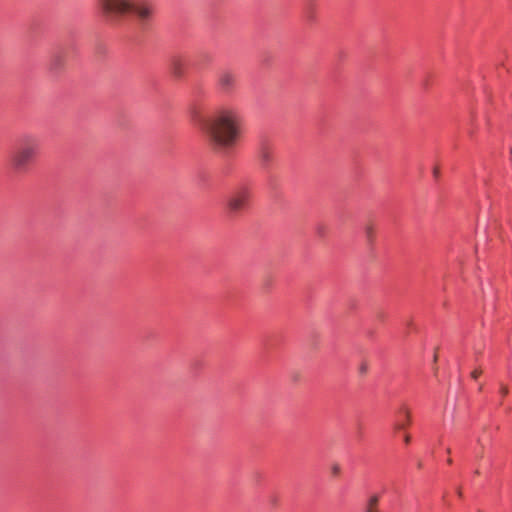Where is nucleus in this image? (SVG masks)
<instances>
[{
	"label": "nucleus",
	"mask_w": 512,
	"mask_h": 512,
	"mask_svg": "<svg viewBox=\"0 0 512 512\" xmlns=\"http://www.w3.org/2000/svg\"><path fill=\"white\" fill-rule=\"evenodd\" d=\"M201 131L216 148L233 147L241 134V117L229 106H220L199 121Z\"/></svg>",
	"instance_id": "nucleus-1"
},
{
	"label": "nucleus",
	"mask_w": 512,
	"mask_h": 512,
	"mask_svg": "<svg viewBox=\"0 0 512 512\" xmlns=\"http://www.w3.org/2000/svg\"><path fill=\"white\" fill-rule=\"evenodd\" d=\"M102 12L108 17L134 13L141 24L147 23L153 16V5L144 0H99Z\"/></svg>",
	"instance_id": "nucleus-2"
},
{
	"label": "nucleus",
	"mask_w": 512,
	"mask_h": 512,
	"mask_svg": "<svg viewBox=\"0 0 512 512\" xmlns=\"http://www.w3.org/2000/svg\"><path fill=\"white\" fill-rule=\"evenodd\" d=\"M40 143L32 134L22 135L10 155V166L16 174H26L38 157Z\"/></svg>",
	"instance_id": "nucleus-3"
},
{
	"label": "nucleus",
	"mask_w": 512,
	"mask_h": 512,
	"mask_svg": "<svg viewBox=\"0 0 512 512\" xmlns=\"http://www.w3.org/2000/svg\"><path fill=\"white\" fill-rule=\"evenodd\" d=\"M251 193L247 187L236 189L227 200V207L231 213H238L244 210L249 202Z\"/></svg>",
	"instance_id": "nucleus-4"
},
{
	"label": "nucleus",
	"mask_w": 512,
	"mask_h": 512,
	"mask_svg": "<svg viewBox=\"0 0 512 512\" xmlns=\"http://www.w3.org/2000/svg\"><path fill=\"white\" fill-rule=\"evenodd\" d=\"M236 75L228 70H223L218 75V86L225 94H230L236 87Z\"/></svg>",
	"instance_id": "nucleus-5"
},
{
	"label": "nucleus",
	"mask_w": 512,
	"mask_h": 512,
	"mask_svg": "<svg viewBox=\"0 0 512 512\" xmlns=\"http://www.w3.org/2000/svg\"><path fill=\"white\" fill-rule=\"evenodd\" d=\"M186 60L184 57L174 55L170 59V70L174 77L181 78L185 73Z\"/></svg>",
	"instance_id": "nucleus-6"
},
{
	"label": "nucleus",
	"mask_w": 512,
	"mask_h": 512,
	"mask_svg": "<svg viewBox=\"0 0 512 512\" xmlns=\"http://www.w3.org/2000/svg\"><path fill=\"white\" fill-rule=\"evenodd\" d=\"M259 160L263 167H268V165L273 160V151L268 145H263L259 150Z\"/></svg>",
	"instance_id": "nucleus-7"
},
{
	"label": "nucleus",
	"mask_w": 512,
	"mask_h": 512,
	"mask_svg": "<svg viewBox=\"0 0 512 512\" xmlns=\"http://www.w3.org/2000/svg\"><path fill=\"white\" fill-rule=\"evenodd\" d=\"M380 496L372 494L364 504L363 512H381L379 508Z\"/></svg>",
	"instance_id": "nucleus-8"
},
{
	"label": "nucleus",
	"mask_w": 512,
	"mask_h": 512,
	"mask_svg": "<svg viewBox=\"0 0 512 512\" xmlns=\"http://www.w3.org/2000/svg\"><path fill=\"white\" fill-rule=\"evenodd\" d=\"M65 64V57L60 53H55L52 55L49 68L51 71L58 72L63 69Z\"/></svg>",
	"instance_id": "nucleus-9"
},
{
	"label": "nucleus",
	"mask_w": 512,
	"mask_h": 512,
	"mask_svg": "<svg viewBox=\"0 0 512 512\" xmlns=\"http://www.w3.org/2000/svg\"><path fill=\"white\" fill-rule=\"evenodd\" d=\"M405 421H402V422H398L395 424V429L396 430H403L406 428L407 425H409L410 423V414L408 412H406L405 414Z\"/></svg>",
	"instance_id": "nucleus-10"
},
{
	"label": "nucleus",
	"mask_w": 512,
	"mask_h": 512,
	"mask_svg": "<svg viewBox=\"0 0 512 512\" xmlns=\"http://www.w3.org/2000/svg\"><path fill=\"white\" fill-rule=\"evenodd\" d=\"M365 233H366V237L368 239L369 242H372L373 241V238H374V231H373V227L372 226H367L366 229H365Z\"/></svg>",
	"instance_id": "nucleus-11"
},
{
	"label": "nucleus",
	"mask_w": 512,
	"mask_h": 512,
	"mask_svg": "<svg viewBox=\"0 0 512 512\" xmlns=\"http://www.w3.org/2000/svg\"><path fill=\"white\" fill-rule=\"evenodd\" d=\"M368 363L367 362H362L359 366V373L361 375H365L367 372H368Z\"/></svg>",
	"instance_id": "nucleus-12"
},
{
	"label": "nucleus",
	"mask_w": 512,
	"mask_h": 512,
	"mask_svg": "<svg viewBox=\"0 0 512 512\" xmlns=\"http://www.w3.org/2000/svg\"><path fill=\"white\" fill-rule=\"evenodd\" d=\"M331 472L334 476H337L340 474L341 472V468H340V465L339 464H333V466L331 467Z\"/></svg>",
	"instance_id": "nucleus-13"
},
{
	"label": "nucleus",
	"mask_w": 512,
	"mask_h": 512,
	"mask_svg": "<svg viewBox=\"0 0 512 512\" xmlns=\"http://www.w3.org/2000/svg\"><path fill=\"white\" fill-rule=\"evenodd\" d=\"M481 374H482V371L480 369H475L474 371H472L471 377L473 379H477Z\"/></svg>",
	"instance_id": "nucleus-14"
},
{
	"label": "nucleus",
	"mask_w": 512,
	"mask_h": 512,
	"mask_svg": "<svg viewBox=\"0 0 512 512\" xmlns=\"http://www.w3.org/2000/svg\"><path fill=\"white\" fill-rule=\"evenodd\" d=\"M500 391H501V394L503 396L507 395L508 394V387L505 386V385H501V388H500Z\"/></svg>",
	"instance_id": "nucleus-15"
},
{
	"label": "nucleus",
	"mask_w": 512,
	"mask_h": 512,
	"mask_svg": "<svg viewBox=\"0 0 512 512\" xmlns=\"http://www.w3.org/2000/svg\"><path fill=\"white\" fill-rule=\"evenodd\" d=\"M403 438H404V442H405L406 444H409V443H410L411 438H410V436H409L408 434H405Z\"/></svg>",
	"instance_id": "nucleus-16"
},
{
	"label": "nucleus",
	"mask_w": 512,
	"mask_h": 512,
	"mask_svg": "<svg viewBox=\"0 0 512 512\" xmlns=\"http://www.w3.org/2000/svg\"><path fill=\"white\" fill-rule=\"evenodd\" d=\"M439 170L437 168L434 169V175L438 176Z\"/></svg>",
	"instance_id": "nucleus-17"
},
{
	"label": "nucleus",
	"mask_w": 512,
	"mask_h": 512,
	"mask_svg": "<svg viewBox=\"0 0 512 512\" xmlns=\"http://www.w3.org/2000/svg\"><path fill=\"white\" fill-rule=\"evenodd\" d=\"M447 462H448V464H451L452 463V459H448Z\"/></svg>",
	"instance_id": "nucleus-18"
},
{
	"label": "nucleus",
	"mask_w": 512,
	"mask_h": 512,
	"mask_svg": "<svg viewBox=\"0 0 512 512\" xmlns=\"http://www.w3.org/2000/svg\"><path fill=\"white\" fill-rule=\"evenodd\" d=\"M418 467H419V468H421V467H422V463H421V462H419V463H418Z\"/></svg>",
	"instance_id": "nucleus-19"
},
{
	"label": "nucleus",
	"mask_w": 512,
	"mask_h": 512,
	"mask_svg": "<svg viewBox=\"0 0 512 512\" xmlns=\"http://www.w3.org/2000/svg\"><path fill=\"white\" fill-rule=\"evenodd\" d=\"M511 154H512V149H511Z\"/></svg>",
	"instance_id": "nucleus-20"
}]
</instances>
